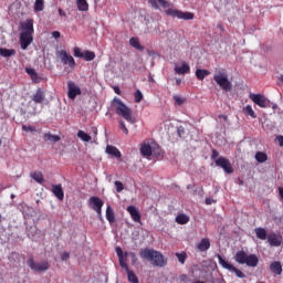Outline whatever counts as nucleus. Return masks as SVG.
Listing matches in <instances>:
<instances>
[{"mask_svg":"<svg viewBox=\"0 0 283 283\" xmlns=\"http://www.w3.org/2000/svg\"><path fill=\"white\" fill-rule=\"evenodd\" d=\"M140 154L145 158H149V156L153 154L151 146L149 144H143L140 147Z\"/></svg>","mask_w":283,"mask_h":283,"instance_id":"nucleus-29","label":"nucleus"},{"mask_svg":"<svg viewBox=\"0 0 283 283\" xmlns=\"http://www.w3.org/2000/svg\"><path fill=\"white\" fill-rule=\"evenodd\" d=\"M77 138H81L83 143H90V140H92V136H90V134L85 133L84 130L77 132Z\"/></svg>","mask_w":283,"mask_h":283,"instance_id":"nucleus-38","label":"nucleus"},{"mask_svg":"<svg viewBox=\"0 0 283 283\" xmlns=\"http://www.w3.org/2000/svg\"><path fill=\"white\" fill-rule=\"evenodd\" d=\"M270 271L274 273V275H281L282 274V263L280 261H274L270 264Z\"/></svg>","mask_w":283,"mask_h":283,"instance_id":"nucleus-22","label":"nucleus"},{"mask_svg":"<svg viewBox=\"0 0 283 283\" xmlns=\"http://www.w3.org/2000/svg\"><path fill=\"white\" fill-rule=\"evenodd\" d=\"M217 28H219V30L224 31V25H222V24H220V23L217 25Z\"/></svg>","mask_w":283,"mask_h":283,"instance_id":"nucleus-58","label":"nucleus"},{"mask_svg":"<svg viewBox=\"0 0 283 283\" xmlns=\"http://www.w3.org/2000/svg\"><path fill=\"white\" fill-rule=\"evenodd\" d=\"M176 83H177V85H180V83H182V80L177 78V80H176Z\"/></svg>","mask_w":283,"mask_h":283,"instance_id":"nucleus-59","label":"nucleus"},{"mask_svg":"<svg viewBox=\"0 0 283 283\" xmlns=\"http://www.w3.org/2000/svg\"><path fill=\"white\" fill-rule=\"evenodd\" d=\"M15 55H17V50L0 48V56H3V59H10V56H15Z\"/></svg>","mask_w":283,"mask_h":283,"instance_id":"nucleus-23","label":"nucleus"},{"mask_svg":"<svg viewBox=\"0 0 283 283\" xmlns=\"http://www.w3.org/2000/svg\"><path fill=\"white\" fill-rule=\"evenodd\" d=\"M52 36H53L54 39H61V32H59V31H53V32H52Z\"/></svg>","mask_w":283,"mask_h":283,"instance_id":"nucleus-51","label":"nucleus"},{"mask_svg":"<svg viewBox=\"0 0 283 283\" xmlns=\"http://www.w3.org/2000/svg\"><path fill=\"white\" fill-rule=\"evenodd\" d=\"M93 132H94L95 136H96V134H98V130L96 128H93Z\"/></svg>","mask_w":283,"mask_h":283,"instance_id":"nucleus-61","label":"nucleus"},{"mask_svg":"<svg viewBox=\"0 0 283 283\" xmlns=\"http://www.w3.org/2000/svg\"><path fill=\"white\" fill-rule=\"evenodd\" d=\"M22 32H29V34H34V22L32 20H27L22 24Z\"/></svg>","mask_w":283,"mask_h":283,"instance_id":"nucleus-25","label":"nucleus"},{"mask_svg":"<svg viewBox=\"0 0 283 283\" xmlns=\"http://www.w3.org/2000/svg\"><path fill=\"white\" fill-rule=\"evenodd\" d=\"M11 198H14V195H11Z\"/></svg>","mask_w":283,"mask_h":283,"instance_id":"nucleus-62","label":"nucleus"},{"mask_svg":"<svg viewBox=\"0 0 283 283\" xmlns=\"http://www.w3.org/2000/svg\"><path fill=\"white\" fill-rule=\"evenodd\" d=\"M114 92H115V94H120V88L118 86H115Z\"/></svg>","mask_w":283,"mask_h":283,"instance_id":"nucleus-57","label":"nucleus"},{"mask_svg":"<svg viewBox=\"0 0 283 283\" xmlns=\"http://www.w3.org/2000/svg\"><path fill=\"white\" fill-rule=\"evenodd\" d=\"M95 1H99V0H95Z\"/></svg>","mask_w":283,"mask_h":283,"instance_id":"nucleus-64","label":"nucleus"},{"mask_svg":"<svg viewBox=\"0 0 283 283\" xmlns=\"http://www.w3.org/2000/svg\"><path fill=\"white\" fill-rule=\"evenodd\" d=\"M104 205H105V202H103L101 200V198H98V197H91L88 199V207L91 209H93V211H96L99 220H103V214L102 213H103V206Z\"/></svg>","mask_w":283,"mask_h":283,"instance_id":"nucleus-10","label":"nucleus"},{"mask_svg":"<svg viewBox=\"0 0 283 283\" xmlns=\"http://www.w3.org/2000/svg\"><path fill=\"white\" fill-rule=\"evenodd\" d=\"M214 202L213 198H206V205H213Z\"/></svg>","mask_w":283,"mask_h":283,"instance_id":"nucleus-54","label":"nucleus"},{"mask_svg":"<svg viewBox=\"0 0 283 283\" xmlns=\"http://www.w3.org/2000/svg\"><path fill=\"white\" fill-rule=\"evenodd\" d=\"M254 232H255L256 238H259V240H268L269 239L266 229H264V228H255Z\"/></svg>","mask_w":283,"mask_h":283,"instance_id":"nucleus-30","label":"nucleus"},{"mask_svg":"<svg viewBox=\"0 0 283 283\" xmlns=\"http://www.w3.org/2000/svg\"><path fill=\"white\" fill-rule=\"evenodd\" d=\"M197 249L201 253H205V251H209V249H211V241H209V239L207 238L201 239L200 242L197 243Z\"/></svg>","mask_w":283,"mask_h":283,"instance_id":"nucleus-19","label":"nucleus"},{"mask_svg":"<svg viewBox=\"0 0 283 283\" xmlns=\"http://www.w3.org/2000/svg\"><path fill=\"white\" fill-rule=\"evenodd\" d=\"M81 87L76 83L69 81L67 82V97L71 101H76V96H81Z\"/></svg>","mask_w":283,"mask_h":283,"instance_id":"nucleus-13","label":"nucleus"},{"mask_svg":"<svg viewBox=\"0 0 283 283\" xmlns=\"http://www.w3.org/2000/svg\"><path fill=\"white\" fill-rule=\"evenodd\" d=\"M123 258L125 262H127V258H130L133 266L138 264V256H136V252H123Z\"/></svg>","mask_w":283,"mask_h":283,"instance_id":"nucleus-27","label":"nucleus"},{"mask_svg":"<svg viewBox=\"0 0 283 283\" xmlns=\"http://www.w3.org/2000/svg\"><path fill=\"white\" fill-rule=\"evenodd\" d=\"M27 264L31 271H35L36 273H43V271H48L50 269V263H48V261L36 263L33 258H30L27 261Z\"/></svg>","mask_w":283,"mask_h":283,"instance_id":"nucleus-11","label":"nucleus"},{"mask_svg":"<svg viewBox=\"0 0 283 283\" xmlns=\"http://www.w3.org/2000/svg\"><path fill=\"white\" fill-rule=\"evenodd\" d=\"M216 258L218 259V262L222 269H226V271H229V273H234L237 277H240V280H244L247 277V274L239 270L238 268H234L233 264H231L229 261L224 260L222 255L216 254Z\"/></svg>","mask_w":283,"mask_h":283,"instance_id":"nucleus-7","label":"nucleus"},{"mask_svg":"<svg viewBox=\"0 0 283 283\" xmlns=\"http://www.w3.org/2000/svg\"><path fill=\"white\" fill-rule=\"evenodd\" d=\"M174 70L177 74H179V76L189 74V72H191V67L189 66V64H187V62H182L181 66L176 65Z\"/></svg>","mask_w":283,"mask_h":283,"instance_id":"nucleus-20","label":"nucleus"},{"mask_svg":"<svg viewBox=\"0 0 283 283\" xmlns=\"http://www.w3.org/2000/svg\"><path fill=\"white\" fill-rule=\"evenodd\" d=\"M43 138L44 140H49V143H59V140H61L59 135H52L51 133H45Z\"/></svg>","mask_w":283,"mask_h":283,"instance_id":"nucleus-33","label":"nucleus"},{"mask_svg":"<svg viewBox=\"0 0 283 283\" xmlns=\"http://www.w3.org/2000/svg\"><path fill=\"white\" fill-rule=\"evenodd\" d=\"M177 224H187L189 222V216L181 213L176 217Z\"/></svg>","mask_w":283,"mask_h":283,"instance_id":"nucleus-39","label":"nucleus"},{"mask_svg":"<svg viewBox=\"0 0 283 283\" xmlns=\"http://www.w3.org/2000/svg\"><path fill=\"white\" fill-rule=\"evenodd\" d=\"M249 98L252 101L254 105H258L259 107H262V108L271 107V101H269V98H266V96L262 94L251 93L249 95Z\"/></svg>","mask_w":283,"mask_h":283,"instance_id":"nucleus-9","label":"nucleus"},{"mask_svg":"<svg viewBox=\"0 0 283 283\" xmlns=\"http://www.w3.org/2000/svg\"><path fill=\"white\" fill-rule=\"evenodd\" d=\"M112 105L115 108L116 114H118V116H120L124 120H127V123H130V125L136 123V118L132 116V108H128V106L123 103V99L115 97L112 101Z\"/></svg>","mask_w":283,"mask_h":283,"instance_id":"nucleus-2","label":"nucleus"},{"mask_svg":"<svg viewBox=\"0 0 283 283\" xmlns=\"http://www.w3.org/2000/svg\"><path fill=\"white\" fill-rule=\"evenodd\" d=\"M166 14L168 17H172V19H181L184 21H192L195 14L189 11H180L177 9H168L166 10Z\"/></svg>","mask_w":283,"mask_h":283,"instance_id":"nucleus-8","label":"nucleus"},{"mask_svg":"<svg viewBox=\"0 0 283 283\" xmlns=\"http://www.w3.org/2000/svg\"><path fill=\"white\" fill-rule=\"evenodd\" d=\"M235 262L238 264H247V266H251L252 269H255L258 264H260V259L255 254H247L243 250L238 251L234 255Z\"/></svg>","mask_w":283,"mask_h":283,"instance_id":"nucleus-4","label":"nucleus"},{"mask_svg":"<svg viewBox=\"0 0 283 283\" xmlns=\"http://www.w3.org/2000/svg\"><path fill=\"white\" fill-rule=\"evenodd\" d=\"M134 97H135V103H140L143 101V98H144L143 92H140V90H137L134 93Z\"/></svg>","mask_w":283,"mask_h":283,"instance_id":"nucleus-42","label":"nucleus"},{"mask_svg":"<svg viewBox=\"0 0 283 283\" xmlns=\"http://www.w3.org/2000/svg\"><path fill=\"white\" fill-rule=\"evenodd\" d=\"M59 14L60 17H65V11H63V9H59Z\"/></svg>","mask_w":283,"mask_h":283,"instance_id":"nucleus-56","label":"nucleus"},{"mask_svg":"<svg viewBox=\"0 0 283 283\" xmlns=\"http://www.w3.org/2000/svg\"><path fill=\"white\" fill-rule=\"evenodd\" d=\"M213 81L223 92H231L233 90V83L229 81V74L224 69H214Z\"/></svg>","mask_w":283,"mask_h":283,"instance_id":"nucleus-3","label":"nucleus"},{"mask_svg":"<svg viewBox=\"0 0 283 283\" xmlns=\"http://www.w3.org/2000/svg\"><path fill=\"white\" fill-rule=\"evenodd\" d=\"M31 178H33V180H35V182H39V185H43L44 182V178H43V174L41 171H35L33 174H31Z\"/></svg>","mask_w":283,"mask_h":283,"instance_id":"nucleus-37","label":"nucleus"},{"mask_svg":"<svg viewBox=\"0 0 283 283\" xmlns=\"http://www.w3.org/2000/svg\"><path fill=\"white\" fill-rule=\"evenodd\" d=\"M272 109H277V104H274V105L272 106Z\"/></svg>","mask_w":283,"mask_h":283,"instance_id":"nucleus-60","label":"nucleus"},{"mask_svg":"<svg viewBox=\"0 0 283 283\" xmlns=\"http://www.w3.org/2000/svg\"><path fill=\"white\" fill-rule=\"evenodd\" d=\"M115 187H116L117 193H120V191H123V189H125V186L120 181H115Z\"/></svg>","mask_w":283,"mask_h":283,"instance_id":"nucleus-45","label":"nucleus"},{"mask_svg":"<svg viewBox=\"0 0 283 283\" xmlns=\"http://www.w3.org/2000/svg\"><path fill=\"white\" fill-rule=\"evenodd\" d=\"M106 154L108 156H114V158H120L122 154L116 146H106Z\"/></svg>","mask_w":283,"mask_h":283,"instance_id":"nucleus-28","label":"nucleus"},{"mask_svg":"<svg viewBox=\"0 0 283 283\" xmlns=\"http://www.w3.org/2000/svg\"><path fill=\"white\" fill-rule=\"evenodd\" d=\"M22 130L23 132H36V127L22 125Z\"/></svg>","mask_w":283,"mask_h":283,"instance_id":"nucleus-47","label":"nucleus"},{"mask_svg":"<svg viewBox=\"0 0 283 283\" xmlns=\"http://www.w3.org/2000/svg\"><path fill=\"white\" fill-rule=\"evenodd\" d=\"M45 10V0H35L34 2V11L43 12Z\"/></svg>","mask_w":283,"mask_h":283,"instance_id":"nucleus-35","label":"nucleus"},{"mask_svg":"<svg viewBox=\"0 0 283 283\" xmlns=\"http://www.w3.org/2000/svg\"><path fill=\"white\" fill-rule=\"evenodd\" d=\"M148 3H150L151 7L155 8V10H158V8H160L158 6V0H148Z\"/></svg>","mask_w":283,"mask_h":283,"instance_id":"nucleus-48","label":"nucleus"},{"mask_svg":"<svg viewBox=\"0 0 283 283\" xmlns=\"http://www.w3.org/2000/svg\"><path fill=\"white\" fill-rule=\"evenodd\" d=\"M82 59H84V61H94L96 59V53H94V51H84Z\"/></svg>","mask_w":283,"mask_h":283,"instance_id":"nucleus-36","label":"nucleus"},{"mask_svg":"<svg viewBox=\"0 0 283 283\" xmlns=\"http://www.w3.org/2000/svg\"><path fill=\"white\" fill-rule=\"evenodd\" d=\"M161 8H169V2L167 0H157Z\"/></svg>","mask_w":283,"mask_h":283,"instance_id":"nucleus-49","label":"nucleus"},{"mask_svg":"<svg viewBox=\"0 0 283 283\" xmlns=\"http://www.w3.org/2000/svg\"><path fill=\"white\" fill-rule=\"evenodd\" d=\"M52 193L55 196V198H57V200H63L65 198V193L63 192V186L61 185H53Z\"/></svg>","mask_w":283,"mask_h":283,"instance_id":"nucleus-21","label":"nucleus"},{"mask_svg":"<svg viewBox=\"0 0 283 283\" xmlns=\"http://www.w3.org/2000/svg\"><path fill=\"white\" fill-rule=\"evenodd\" d=\"M276 140H277L280 147H283V136L282 135L277 136Z\"/></svg>","mask_w":283,"mask_h":283,"instance_id":"nucleus-52","label":"nucleus"},{"mask_svg":"<svg viewBox=\"0 0 283 283\" xmlns=\"http://www.w3.org/2000/svg\"><path fill=\"white\" fill-rule=\"evenodd\" d=\"M106 220L109 222V224H114V222H116V216L114 214V209L112 206H107L106 208Z\"/></svg>","mask_w":283,"mask_h":283,"instance_id":"nucleus-26","label":"nucleus"},{"mask_svg":"<svg viewBox=\"0 0 283 283\" xmlns=\"http://www.w3.org/2000/svg\"><path fill=\"white\" fill-rule=\"evenodd\" d=\"M31 99L35 105H42V103L45 102V91L41 87L36 88L35 93L31 96Z\"/></svg>","mask_w":283,"mask_h":283,"instance_id":"nucleus-15","label":"nucleus"},{"mask_svg":"<svg viewBox=\"0 0 283 283\" xmlns=\"http://www.w3.org/2000/svg\"><path fill=\"white\" fill-rule=\"evenodd\" d=\"M268 242L270 247H280L282 244V235L272 233L268 235Z\"/></svg>","mask_w":283,"mask_h":283,"instance_id":"nucleus-17","label":"nucleus"},{"mask_svg":"<svg viewBox=\"0 0 283 283\" xmlns=\"http://www.w3.org/2000/svg\"><path fill=\"white\" fill-rule=\"evenodd\" d=\"M119 129L124 132V134L127 136L129 134V129H127V126L125 125V122L120 120L119 122Z\"/></svg>","mask_w":283,"mask_h":283,"instance_id":"nucleus-44","label":"nucleus"},{"mask_svg":"<svg viewBox=\"0 0 283 283\" xmlns=\"http://www.w3.org/2000/svg\"><path fill=\"white\" fill-rule=\"evenodd\" d=\"M244 112H245V114H248V116H251V118L258 117V115H255V111H253V107H251V105H247L244 107Z\"/></svg>","mask_w":283,"mask_h":283,"instance_id":"nucleus-41","label":"nucleus"},{"mask_svg":"<svg viewBox=\"0 0 283 283\" xmlns=\"http://www.w3.org/2000/svg\"><path fill=\"white\" fill-rule=\"evenodd\" d=\"M25 73L30 76L33 83H41L43 78L36 73V71L32 67H25Z\"/></svg>","mask_w":283,"mask_h":283,"instance_id":"nucleus-18","label":"nucleus"},{"mask_svg":"<svg viewBox=\"0 0 283 283\" xmlns=\"http://www.w3.org/2000/svg\"><path fill=\"white\" fill-rule=\"evenodd\" d=\"M129 44L132 45V48H135V50H139V52H143L145 50V48L140 45V41L138 40V38H130Z\"/></svg>","mask_w":283,"mask_h":283,"instance_id":"nucleus-31","label":"nucleus"},{"mask_svg":"<svg viewBox=\"0 0 283 283\" xmlns=\"http://www.w3.org/2000/svg\"><path fill=\"white\" fill-rule=\"evenodd\" d=\"M220 153L218 150L212 149L211 160H214L217 167H221L226 174H233V166H231V161L224 157H219Z\"/></svg>","mask_w":283,"mask_h":283,"instance_id":"nucleus-6","label":"nucleus"},{"mask_svg":"<svg viewBox=\"0 0 283 283\" xmlns=\"http://www.w3.org/2000/svg\"><path fill=\"white\" fill-rule=\"evenodd\" d=\"M174 101L176 102L177 105H182L185 103V98H182L178 95L174 96Z\"/></svg>","mask_w":283,"mask_h":283,"instance_id":"nucleus-46","label":"nucleus"},{"mask_svg":"<svg viewBox=\"0 0 283 283\" xmlns=\"http://www.w3.org/2000/svg\"><path fill=\"white\" fill-rule=\"evenodd\" d=\"M56 56L60 57L63 65H69L72 70L76 66V61H74V57L67 51L61 50L56 53Z\"/></svg>","mask_w":283,"mask_h":283,"instance_id":"nucleus-12","label":"nucleus"},{"mask_svg":"<svg viewBox=\"0 0 283 283\" xmlns=\"http://www.w3.org/2000/svg\"><path fill=\"white\" fill-rule=\"evenodd\" d=\"M195 74L198 81H205V78H207V76H209L211 72L205 69H197Z\"/></svg>","mask_w":283,"mask_h":283,"instance_id":"nucleus-24","label":"nucleus"},{"mask_svg":"<svg viewBox=\"0 0 283 283\" xmlns=\"http://www.w3.org/2000/svg\"><path fill=\"white\" fill-rule=\"evenodd\" d=\"M256 163H266V160H269V156L266 155V153H262V151H256L255 156H254Z\"/></svg>","mask_w":283,"mask_h":283,"instance_id":"nucleus-34","label":"nucleus"},{"mask_svg":"<svg viewBox=\"0 0 283 283\" xmlns=\"http://www.w3.org/2000/svg\"><path fill=\"white\" fill-rule=\"evenodd\" d=\"M139 255L143 260H147L154 266H159L160 269L167 266V259H165V255L157 250L146 248L139 251Z\"/></svg>","mask_w":283,"mask_h":283,"instance_id":"nucleus-1","label":"nucleus"},{"mask_svg":"<svg viewBox=\"0 0 283 283\" xmlns=\"http://www.w3.org/2000/svg\"><path fill=\"white\" fill-rule=\"evenodd\" d=\"M32 41H34V38L30 32H22L20 34V45L21 50H28L30 48Z\"/></svg>","mask_w":283,"mask_h":283,"instance_id":"nucleus-14","label":"nucleus"},{"mask_svg":"<svg viewBox=\"0 0 283 283\" xmlns=\"http://www.w3.org/2000/svg\"><path fill=\"white\" fill-rule=\"evenodd\" d=\"M179 280H180L181 282L187 283V280H188L187 274H181V275L179 276Z\"/></svg>","mask_w":283,"mask_h":283,"instance_id":"nucleus-53","label":"nucleus"},{"mask_svg":"<svg viewBox=\"0 0 283 283\" xmlns=\"http://www.w3.org/2000/svg\"><path fill=\"white\" fill-rule=\"evenodd\" d=\"M175 255L180 264H185V262H187V252H176Z\"/></svg>","mask_w":283,"mask_h":283,"instance_id":"nucleus-40","label":"nucleus"},{"mask_svg":"<svg viewBox=\"0 0 283 283\" xmlns=\"http://www.w3.org/2000/svg\"><path fill=\"white\" fill-rule=\"evenodd\" d=\"M115 253L117 254L119 266L126 271L128 282L140 283L136 273L129 270V265L127 264V262H125V256H123V249L120 247H117L115 249Z\"/></svg>","mask_w":283,"mask_h":283,"instance_id":"nucleus-5","label":"nucleus"},{"mask_svg":"<svg viewBox=\"0 0 283 283\" xmlns=\"http://www.w3.org/2000/svg\"><path fill=\"white\" fill-rule=\"evenodd\" d=\"M76 3L80 12H87L90 10V4H87L86 0H77Z\"/></svg>","mask_w":283,"mask_h":283,"instance_id":"nucleus-32","label":"nucleus"},{"mask_svg":"<svg viewBox=\"0 0 283 283\" xmlns=\"http://www.w3.org/2000/svg\"><path fill=\"white\" fill-rule=\"evenodd\" d=\"M74 56L76 59H83V52L81 51V48H78V46L74 48Z\"/></svg>","mask_w":283,"mask_h":283,"instance_id":"nucleus-43","label":"nucleus"},{"mask_svg":"<svg viewBox=\"0 0 283 283\" xmlns=\"http://www.w3.org/2000/svg\"><path fill=\"white\" fill-rule=\"evenodd\" d=\"M61 260H62V262H65V261L70 260V252L62 253Z\"/></svg>","mask_w":283,"mask_h":283,"instance_id":"nucleus-50","label":"nucleus"},{"mask_svg":"<svg viewBox=\"0 0 283 283\" xmlns=\"http://www.w3.org/2000/svg\"><path fill=\"white\" fill-rule=\"evenodd\" d=\"M126 211L129 213L133 222H140V212L138 211V208L135 206H128L126 208Z\"/></svg>","mask_w":283,"mask_h":283,"instance_id":"nucleus-16","label":"nucleus"},{"mask_svg":"<svg viewBox=\"0 0 283 283\" xmlns=\"http://www.w3.org/2000/svg\"><path fill=\"white\" fill-rule=\"evenodd\" d=\"M1 143H2V142H1V139H0V146H1Z\"/></svg>","mask_w":283,"mask_h":283,"instance_id":"nucleus-63","label":"nucleus"},{"mask_svg":"<svg viewBox=\"0 0 283 283\" xmlns=\"http://www.w3.org/2000/svg\"><path fill=\"white\" fill-rule=\"evenodd\" d=\"M277 85H283V74L279 76Z\"/></svg>","mask_w":283,"mask_h":283,"instance_id":"nucleus-55","label":"nucleus"}]
</instances>
